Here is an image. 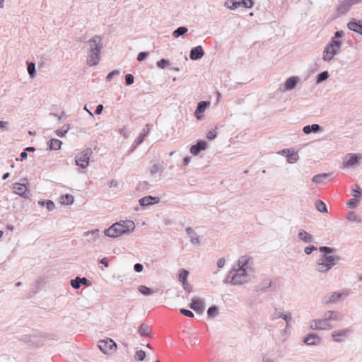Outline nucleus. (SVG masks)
Listing matches in <instances>:
<instances>
[{
    "instance_id": "obj_7",
    "label": "nucleus",
    "mask_w": 362,
    "mask_h": 362,
    "mask_svg": "<svg viewBox=\"0 0 362 362\" xmlns=\"http://www.w3.org/2000/svg\"><path fill=\"white\" fill-rule=\"evenodd\" d=\"M88 52H101L103 49L102 38L100 35H95L88 42Z\"/></svg>"
},
{
    "instance_id": "obj_39",
    "label": "nucleus",
    "mask_w": 362,
    "mask_h": 362,
    "mask_svg": "<svg viewBox=\"0 0 362 362\" xmlns=\"http://www.w3.org/2000/svg\"><path fill=\"white\" fill-rule=\"evenodd\" d=\"M224 6L230 10H235L238 8V0H227L225 1Z\"/></svg>"
},
{
    "instance_id": "obj_60",
    "label": "nucleus",
    "mask_w": 362,
    "mask_h": 362,
    "mask_svg": "<svg viewBox=\"0 0 362 362\" xmlns=\"http://www.w3.org/2000/svg\"><path fill=\"white\" fill-rule=\"evenodd\" d=\"M119 74V71L118 70H114L112 71H111L110 73H109L106 77V79L107 81H111L112 78H113V76H117Z\"/></svg>"
},
{
    "instance_id": "obj_10",
    "label": "nucleus",
    "mask_w": 362,
    "mask_h": 362,
    "mask_svg": "<svg viewBox=\"0 0 362 362\" xmlns=\"http://www.w3.org/2000/svg\"><path fill=\"white\" fill-rule=\"evenodd\" d=\"M299 78L297 76H291L288 78L284 83L281 84L279 88L280 92H286L293 90L298 83Z\"/></svg>"
},
{
    "instance_id": "obj_58",
    "label": "nucleus",
    "mask_w": 362,
    "mask_h": 362,
    "mask_svg": "<svg viewBox=\"0 0 362 362\" xmlns=\"http://www.w3.org/2000/svg\"><path fill=\"white\" fill-rule=\"evenodd\" d=\"M46 207L49 211H52L55 209V204L51 200H46Z\"/></svg>"
},
{
    "instance_id": "obj_20",
    "label": "nucleus",
    "mask_w": 362,
    "mask_h": 362,
    "mask_svg": "<svg viewBox=\"0 0 362 362\" xmlns=\"http://www.w3.org/2000/svg\"><path fill=\"white\" fill-rule=\"evenodd\" d=\"M210 105V102L209 101H200L197 104V109L195 110V117L197 119H201L202 118V114L205 111L207 107Z\"/></svg>"
},
{
    "instance_id": "obj_28",
    "label": "nucleus",
    "mask_w": 362,
    "mask_h": 362,
    "mask_svg": "<svg viewBox=\"0 0 362 362\" xmlns=\"http://www.w3.org/2000/svg\"><path fill=\"white\" fill-rule=\"evenodd\" d=\"M349 30L362 35V21H356L354 19L347 24Z\"/></svg>"
},
{
    "instance_id": "obj_14",
    "label": "nucleus",
    "mask_w": 362,
    "mask_h": 362,
    "mask_svg": "<svg viewBox=\"0 0 362 362\" xmlns=\"http://www.w3.org/2000/svg\"><path fill=\"white\" fill-rule=\"evenodd\" d=\"M189 308L195 312L202 314L204 310V301L201 298H193L189 305Z\"/></svg>"
},
{
    "instance_id": "obj_42",
    "label": "nucleus",
    "mask_w": 362,
    "mask_h": 362,
    "mask_svg": "<svg viewBox=\"0 0 362 362\" xmlns=\"http://www.w3.org/2000/svg\"><path fill=\"white\" fill-rule=\"evenodd\" d=\"M138 291L144 296H150L153 293L151 288L144 285L139 286L138 287Z\"/></svg>"
},
{
    "instance_id": "obj_56",
    "label": "nucleus",
    "mask_w": 362,
    "mask_h": 362,
    "mask_svg": "<svg viewBox=\"0 0 362 362\" xmlns=\"http://www.w3.org/2000/svg\"><path fill=\"white\" fill-rule=\"evenodd\" d=\"M358 203V200L356 199V197H354V198L349 199V201L347 202L346 205L349 208H354L357 205Z\"/></svg>"
},
{
    "instance_id": "obj_57",
    "label": "nucleus",
    "mask_w": 362,
    "mask_h": 362,
    "mask_svg": "<svg viewBox=\"0 0 362 362\" xmlns=\"http://www.w3.org/2000/svg\"><path fill=\"white\" fill-rule=\"evenodd\" d=\"M217 136V132L216 130L212 129L207 132L206 134V138L209 140L214 139Z\"/></svg>"
},
{
    "instance_id": "obj_11",
    "label": "nucleus",
    "mask_w": 362,
    "mask_h": 362,
    "mask_svg": "<svg viewBox=\"0 0 362 362\" xmlns=\"http://www.w3.org/2000/svg\"><path fill=\"white\" fill-rule=\"evenodd\" d=\"M359 162V157L355 153H349L346 155L345 160L343 162L344 168H354L358 165Z\"/></svg>"
},
{
    "instance_id": "obj_15",
    "label": "nucleus",
    "mask_w": 362,
    "mask_h": 362,
    "mask_svg": "<svg viewBox=\"0 0 362 362\" xmlns=\"http://www.w3.org/2000/svg\"><path fill=\"white\" fill-rule=\"evenodd\" d=\"M13 189L16 194L20 195L23 198H29V195L27 193V187L25 184L14 183L13 185Z\"/></svg>"
},
{
    "instance_id": "obj_44",
    "label": "nucleus",
    "mask_w": 362,
    "mask_h": 362,
    "mask_svg": "<svg viewBox=\"0 0 362 362\" xmlns=\"http://www.w3.org/2000/svg\"><path fill=\"white\" fill-rule=\"evenodd\" d=\"M283 310L281 308H275L274 313L271 315L272 320H276L279 318H281V316H283Z\"/></svg>"
},
{
    "instance_id": "obj_13",
    "label": "nucleus",
    "mask_w": 362,
    "mask_h": 362,
    "mask_svg": "<svg viewBox=\"0 0 362 362\" xmlns=\"http://www.w3.org/2000/svg\"><path fill=\"white\" fill-rule=\"evenodd\" d=\"M101 52H88L86 63L89 66H96L99 64Z\"/></svg>"
},
{
    "instance_id": "obj_54",
    "label": "nucleus",
    "mask_w": 362,
    "mask_h": 362,
    "mask_svg": "<svg viewBox=\"0 0 362 362\" xmlns=\"http://www.w3.org/2000/svg\"><path fill=\"white\" fill-rule=\"evenodd\" d=\"M355 187L356 188L353 189L352 195L354 197H360L362 194V189L358 185H356Z\"/></svg>"
},
{
    "instance_id": "obj_12",
    "label": "nucleus",
    "mask_w": 362,
    "mask_h": 362,
    "mask_svg": "<svg viewBox=\"0 0 362 362\" xmlns=\"http://www.w3.org/2000/svg\"><path fill=\"white\" fill-rule=\"evenodd\" d=\"M83 236L87 238V241L89 243H93L96 242L99 239L100 236L104 238V235L100 233L98 229L86 231L83 233Z\"/></svg>"
},
{
    "instance_id": "obj_25",
    "label": "nucleus",
    "mask_w": 362,
    "mask_h": 362,
    "mask_svg": "<svg viewBox=\"0 0 362 362\" xmlns=\"http://www.w3.org/2000/svg\"><path fill=\"white\" fill-rule=\"evenodd\" d=\"M298 238L305 243H310L315 241L314 237L304 230H299L298 233Z\"/></svg>"
},
{
    "instance_id": "obj_2",
    "label": "nucleus",
    "mask_w": 362,
    "mask_h": 362,
    "mask_svg": "<svg viewBox=\"0 0 362 362\" xmlns=\"http://www.w3.org/2000/svg\"><path fill=\"white\" fill-rule=\"evenodd\" d=\"M342 42L339 40H333L325 47L322 53V59L325 62H330L333 59L340 50Z\"/></svg>"
},
{
    "instance_id": "obj_45",
    "label": "nucleus",
    "mask_w": 362,
    "mask_h": 362,
    "mask_svg": "<svg viewBox=\"0 0 362 362\" xmlns=\"http://www.w3.org/2000/svg\"><path fill=\"white\" fill-rule=\"evenodd\" d=\"M28 72L30 78H34L36 76L35 64L34 62L28 63Z\"/></svg>"
},
{
    "instance_id": "obj_21",
    "label": "nucleus",
    "mask_w": 362,
    "mask_h": 362,
    "mask_svg": "<svg viewBox=\"0 0 362 362\" xmlns=\"http://www.w3.org/2000/svg\"><path fill=\"white\" fill-rule=\"evenodd\" d=\"M204 54L202 47L198 45L192 48L190 51L189 57L192 60H198L201 59Z\"/></svg>"
},
{
    "instance_id": "obj_62",
    "label": "nucleus",
    "mask_w": 362,
    "mask_h": 362,
    "mask_svg": "<svg viewBox=\"0 0 362 362\" xmlns=\"http://www.w3.org/2000/svg\"><path fill=\"white\" fill-rule=\"evenodd\" d=\"M317 248L314 245H310L305 247L304 252L306 255L311 254Z\"/></svg>"
},
{
    "instance_id": "obj_17",
    "label": "nucleus",
    "mask_w": 362,
    "mask_h": 362,
    "mask_svg": "<svg viewBox=\"0 0 362 362\" xmlns=\"http://www.w3.org/2000/svg\"><path fill=\"white\" fill-rule=\"evenodd\" d=\"M207 144L204 141H199L196 144L190 147L189 151L194 156H197L202 151L206 148Z\"/></svg>"
},
{
    "instance_id": "obj_55",
    "label": "nucleus",
    "mask_w": 362,
    "mask_h": 362,
    "mask_svg": "<svg viewBox=\"0 0 362 362\" xmlns=\"http://www.w3.org/2000/svg\"><path fill=\"white\" fill-rule=\"evenodd\" d=\"M281 318L284 319L286 322L287 326H288L292 320L291 313L290 312L285 314L283 313V316Z\"/></svg>"
},
{
    "instance_id": "obj_5",
    "label": "nucleus",
    "mask_w": 362,
    "mask_h": 362,
    "mask_svg": "<svg viewBox=\"0 0 362 362\" xmlns=\"http://www.w3.org/2000/svg\"><path fill=\"white\" fill-rule=\"evenodd\" d=\"M98 347L103 353L110 354L115 350L117 345L112 339L107 338L106 339L100 340L98 341Z\"/></svg>"
},
{
    "instance_id": "obj_49",
    "label": "nucleus",
    "mask_w": 362,
    "mask_h": 362,
    "mask_svg": "<svg viewBox=\"0 0 362 362\" xmlns=\"http://www.w3.org/2000/svg\"><path fill=\"white\" fill-rule=\"evenodd\" d=\"M189 272L185 269H182L179 274V280L183 284V282L187 281V276Z\"/></svg>"
},
{
    "instance_id": "obj_6",
    "label": "nucleus",
    "mask_w": 362,
    "mask_h": 362,
    "mask_svg": "<svg viewBox=\"0 0 362 362\" xmlns=\"http://www.w3.org/2000/svg\"><path fill=\"white\" fill-rule=\"evenodd\" d=\"M252 258L247 255L241 256L237 261L238 269L249 273L252 270Z\"/></svg>"
},
{
    "instance_id": "obj_47",
    "label": "nucleus",
    "mask_w": 362,
    "mask_h": 362,
    "mask_svg": "<svg viewBox=\"0 0 362 362\" xmlns=\"http://www.w3.org/2000/svg\"><path fill=\"white\" fill-rule=\"evenodd\" d=\"M329 77V73L327 71H322V73L319 74L317 76V83H322V81L327 79Z\"/></svg>"
},
{
    "instance_id": "obj_37",
    "label": "nucleus",
    "mask_w": 362,
    "mask_h": 362,
    "mask_svg": "<svg viewBox=\"0 0 362 362\" xmlns=\"http://www.w3.org/2000/svg\"><path fill=\"white\" fill-rule=\"evenodd\" d=\"M69 129L70 125L69 124H65L61 129L55 130L54 132L57 136L63 137L69 132Z\"/></svg>"
},
{
    "instance_id": "obj_31",
    "label": "nucleus",
    "mask_w": 362,
    "mask_h": 362,
    "mask_svg": "<svg viewBox=\"0 0 362 362\" xmlns=\"http://www.w3.org/2000/svg\"><path fill=\"white\" fill-rule=\"evenodd\" d=\"M323 318L329 322L330 320H339L341 317L339 313L333 310H328L324 313Z\"/></svg>"
},
{
    "instance_id": "obj_46",
    "label": "nucleus",
    "mask_w": 362,
    "mask_h": 362,
    "mask_svg": "<svg viewBox=\"0 0 362 362\" xmlns=\"http://www.w3.org/2000/svg\"><path fill=\"white\" fill-rule=\"evenodd\" d=\"M315 208L320 212H327V206L326 204L321 200H317L315 202Z\"/></svg>"
},
{
    "instance_id": "obj_23",
    "label": "nucleus",
    "mask_w": 362,
    "mask_h": 362,
    "mask_svg": "<svg viewBox=\"0 0 362 362\" xmlns=\"http://www.w3.org/2000/svg\"><path fill=\"white\" fill-rule=\"evenodd\" d=\"M159 198L157 197L146 196L139 200V204L141 206H146L159 202Z\"/></svg>"
},
{
    "instance_id": "obj_26",
    "label": "nucleus",
    "mask_w": 362,
    "mask_h": 362,
    "mask_svg": "<svg viewBox=\"0 0 362 362\" xmlns=\"http://www.w3.org/2000/svg\"><path fill=\"white\" fill-rule=\"evenodd\" d=\"M151 330V327L148 325L142 323L138 328V333L141 337H150Z\"/></svg>"
},
{
    "instance_id": "obj_61",
    "label": "nucleus",
    "mask_w": 362,
    "mask_h": 362,
    "mask_svg": "<svg viewBox=\"0 0 362 362\" xmlns=\"http://www.w3.org/2000/svg\"><path fill=\"white\" fill-rule=\"evenodd\" d=\"M148 52H141L139 53V54L137 56V60L139 62H142L148 57Z\"/></svg>"
},
{
    "instance_id": "obj_40",
    "label": "nucleus",
    "mask_w": 362,
    "mask_h": 362,
    "mask_svg": "<svg viewBox=\"0 0 362 362\" xmlns=\"http://www.w3.org/2000/svg\"><path fill=\"white\" fill-rule=\"evenodd\" d=\"M163 169L162 163H155L150 168V173L152 175L161 172Z\"/></svg>"
},
{
    "instance_id": "obj_35",
    "label": "nucleus",
    "mask_w": 362,
    "mask_h": 362,
    "mask_svg": "<svg viewBox=\"0 0 362 362\" xmlns=\"http://www.w3.org/2000/svg\"><path fill=\"white\" fill-rule=\"evenodd\" d=\"M187 32L188 29L187 27L181 26L173 31V35L174 37L177 38L180 36L185 35Z\"/></svg>"
},
{
    "instance_id": "obj_34",
    "label": "nucleus",
    "mask_w": 362,
    "mask_h": 362,
    "mask_svg": "<svg viewBox=\"0 0 362 362\" xmlns=\"http://www.w3.org/2000/svg\"><path fill=\"white\" fill-rule=\"evenodd\" d=\"M62 142L57 139H51L48 142L50 150H59L61 148Z\"/></svg>"
},
{
    "instance_id": "obj_33",
    "label": "nucleus",
    "mask_w": 362,
    "mask_h": 362,
    "mask_svg": "<svg viewBox=\"0 0 362 362\" xmlns=\"http://www.w3.org/2000/svg\"><path fill=\"white\" fill-rule=\"evenodd\" d=\"M321 127L317 124H313L312 125H306L303 127V132L305 134H309L311 132H317L320 130Z\"/></svg>"
},
{
    "instance_id": "obj_30",
    "label": "nucleus",
    "mask_w": 362,
    "mask_h": 362,
    "mask_svg": "<svg viewBox=\"0 0 362 362\" xmlns=\"http://www.w3.org/2000/svg\"><path fill=\"white\" fill-rule=\"evenodd\" d=\"M186 233L189 235L190 242L193 245H200V239L199 237L197 235V234L194 232V230L188 227L186 228Z\"/></svg>"
},
{
    "instance_id": "obj_1",
    "label": "nucleus",
    "mask_w": 362,
    "mask_h": 362,
    "mask_svg": "<svg viewBox=\"0 0 362 362\" xmlns=\"http://www.w3.org/2000/svg\"><path fill=\"white\" fill-rule=\"evenodd\" d=\"M341 259L339 255H329L324 254L317 260L315 270L318 272L325 273L332 269Z\"/></svg>"
},
{
    "instance_id": "obj_19",
    "label": "nucleus",
    "mask_w": 362,
    "mask_h": 362,
    "mask_svg": "<svg viewBox=\"0 0 362 362\" xmlns=\"http://www.w3.org/2000/svg\"><path fill=\"white\" fill-rule=\"evenodd\" d=\"M360 0H344L338 6V11L341 13H344L355 4L358 3Z\"/></svg>"
},
{
    "instance_id": "obj_48",
    "label": "nucleus",
    "mask_w": 362,
    "mask_h": 362,
    "mask_svg": "<svg viewBox=\"0 0 362 362\" xmlns=\"http://www.w3.org/2000/svg\"><path fill=\"white\" fill-rule=\"evenodd\" d=\"M146 358V353L143 350L136 351L134 355V359L138 361H142Z\"/></svg>"
},
{
    "instance_id": "obj_52",
    "label": "nucleus",
    "mask_w": 362,
    "mask_h": 362,
    "mask_svg": "<svg viewBox=\"0 0 362 362\" xmlns=\"http://www.w3.org/2000/svg\"><path fill=\"white\" fill-rule=\"evenodd\" d=\"M320 251L325 252V254L329 255L334 252V249L327 246H322L319 248Z\"/></svg>"
},
{
    "instance_id": "obj_9",
    "label": "nucleus",
    "mask_w": 362,
    "mask_h": 362,
    "mask_svg": "<svg viewBox=\"0 0 362 362\" xmlns=\"http://www.w3.org/2000/svg\"><path fill=\"white\" fill-rule=\"evenodd\" d=\"M310 327L313 329L325 330L330 329L332 327L329 322H328L322 317V319L313 320L310 322Z\"/></svg>"
},
{
    "instance_id": "obj_50",
    "label": "nucleus",
    "mask_w": 362,
    "mask_h": 362,
    "mask_svg": "<svg viewBox=\"0 0 362 362\" xmlns=\"http://www.w3.org/2000/svg\"><path fill=\"white\" fill-rule=\"evenodd\" d=\"M218 308L216 305L210 307L207 310V315L209 317L212 318L218 314Z\"/></svg>"
},
{
    "instance_id": "obj_27",
    "label": "nucleus",
    "mask_w": 362,
    "mask_h": 362,
    "mask_svg": "<svg viewBox=\"0 0 362 362\" xmlns=\"http://www.w3.org/2000/svg\"><path fill=\"white\" fill-rule=\"evenodd\" d=\"M349 332V329H341L334 332L332 334L334 340L337 342H341L346 338L347 334Z\"/></svg>"
},
{
    "instance_id": "obj_38",
    "label": "nucleus",
    "mask_w": 362,
    "mask_h": 362,
    "mask_svg": "<svg viewBox=\"0 0 362 362\" xmlns=\"http://www.w3.org/2000/svg\"><path fill=\"white\" fill-rule=\"evenodd\" d=\"M288 154L286 155V160L289 163H295L298 161L299 156L298 154L296 152L289 153V151L288 150Z\"/></svg>"
},
{
    "instance_id": "obj_63",
    "label": "nucleus",
    "mask_w": 362,
    "mask_h": 362,
    "mask_svg": "<svg viewBox=\"0 0 362 362\" xmlns=\"http://www.w3.org/2000/svg\"><path fill=\"white\" fill-rule=\"evenodd\" d=\"M134 269L138 273L141 272L144 269V266L140 263H136L134 266Z\"/></svg>"
},
{
    "instance_id": "obj_8",
    "label": "nucleus",
    "mask_w": 362,
    "mask_h": 362,
    "mask_svg": "<svg viewBox=\"0 0 362 362\" xmlns=\"http://www.w3.org/2000/svg\"><path fill=\"white\" fill-rule=\"evenodd\" d=\"M119 226V230L121 231V234H129L134 231L135 229V224L133 221L126 220L117 222Z\"/></svg>"
},
{
    "instance_id": "obj_41",
    "label": "nucleus",
    "mask_w": 362,
    "mask_h": 362,
    "mask_svg": "<svg viewBox=\"0 0 362 362\" xmlns=\"http://www.w3.org/2000/svg\"><path fill=\"white\" fill-rule=\"evenodd\" d=\"M238 7H243L250 8L253 6V1L252 0H238Z\"/></svg>"
},
{
    "instance_id": "obj_16",
    "label": "nucleus",
    "mask_w": 362,
    "mask_h": 362,
    "mask_svg": "<svg viewBox=\"0 0 362 362\" xmlns=\"http://www.w3.org/2000/svg\"><path fill=\"white\" fill-rule=\"evenodd\" d=\"M104 234L105 235L110 238H117L122 235L117 223H113L110 227L106 229L104 231Z\"/></svg>"
},
{
    "instance_id": "obj_32",
    "label": "nucleus",
    "mask_w": 362,
    "mask_h": 362,
    "mask_svg": "<svg viewBox=\"0 0 362 362\" xmlns=\"http://www.w3.org/2000/svg\"><path fill=\"white\" fill-rule=\"evenodd\" d=\"M332 173H321L315 175L313 177L312 181L315 184H322L324 182L325 179L330 177Z\"/></svg>"
},
{
    "instance_id": "obj_53",
    "label": "nucleus",
    "mask_w": 362,
    "mask_h": 362,
    "mask_svg": "<svg viewBox=\"0 0 362 362\" xmlns=\"http://www.w3.org/2000/svg\"><path fill=\"white\" fill-rule=\"evenodd\" d=\"M134 77L131 74H127L125 75V82L127 86H130L134 83Z\"/></svg>"
},
{
    "instance_id": "obj_59",
    "label": "nucleus",
    "mask_w": 362,
    "mask_h": 362,
    "mask_svg": "<svg viewBox=\"0 0 362 362\" xmlns=\"http://www.w3.org/2000/svg\"><path fill=\"white\" fill-rule=\"evenodd\" d=\"M180 313L182 315H184L185 316L188 317H194V313L191 310H189L181 309L180 310Z\"/></svg>"
},
{
    "instance_id": "obj_24",
    "label": "nucleus",
    "mask_w": 362,
    "mask_h": 362,
    "mask_svg": "<svg viewBox=\"0 0 362 362\" xmlns=\"http://www.w3.org/2000/svg\"><path fill=\"white\" fill-rule=\"evenodd\" d=\"M152 127V125L151 124H146L145 126V128L142 130V132L140 133V134L138 136V137L135 139V144L136 146L140 145L144 140V138L146 136H147Z\"/></svg>"
},
{
    "instance_id": "obj_51",
    "label": "nucleus",
    "mask_w": 362,
    "mask_h": 362,
    "mask_svg": "<svg viewBox=\"0 0 362 362\" xmlns=\"http://www.w3.org/2000/svg\"><path fill=\"white\" fill-rule=\"evenodd\" d=\"M169 64H170L169 60L165 59H161L160 60H159L156 63L157 66L160 68V69H164L167 66H168Z\"/></svg>"
},
{
    "instance_id": "obj_36",
    "label": "nucleus",
    "mask_w": 362,
    "mask_h": 362,
    "mask_svg": "<svg viewBox=\"0 0 362 362\" xmlns=\"http://www.w3.org/2000/svg\"><path fill=\"white\" fill-rule=\"evenodd\" d=\"M74 198L71 194H66L60 197V202L63 205H70L74 203Z\"/></svg>"
},
{
    "instance_id": "obj_4",
    "label": "nucleus",
    "mask_w": 362,
    "mask_h": 362,
    "mask_svg": "<svg viewBox=\"0 0 362 362\" xmlns=\"http://www.w3.org/2000/svg\"><path fill=\"white\" fill-rule=\"evenodd\" d=\"M233 271L234 274L231 278V284L233 285H240L249 281V273L243 272V270L238 268H234Z\"/></svg>"
},
{
    "instance_id": "obj_18",
    "label": "nucleus",
    "mask_w": 362,
    "mask_h": 362,
    "mask_svg": "<svg viewBox=\"0 0 362 362\" xmlns=\"http://www.w3.org/2000/svg\"><path fill=\"white\" fill-rule=\"evenodd\" d=\"M81 285L89 286L90 281L86 277L81 278L78 276L71 281V286L75 289H78Z\"/></svg>"
},
{
    "instance_id": "obj_29",
    "label": "nucleus",
    "mask_w": 362,
    "mask_h": 362,
    "mask_svg": "<svg viewBox=\"0 0 362 362\" xmlns=\"http://www.w3.org/2000/svg\"><path fill=\"white\" fill-rule=\"evenodd\" d=\"M342 294L341 293L338 292H334L331 295H326L322 298V303H335L338 300L340 299Z\"/></svg>"
},
{
    "instance_id": "obj_43",
    "label": "nucleus",
    "mask_w": 362,
    "mask_h": 362,
    "mask_svg": "<svg viewBox=\"0 0 362 362\" xmlns=\"http://www.w3.org/2000/svg\"><path fill=\"white\" fill-rule=\"evenodd\" d=\"M346 218L351 221L360 223L361 221V218L356 215L354 211H349L346 215Z\"/></svg>"
},
{
    "instance_id": "obj_64",
    "label": "nucleus",
    "mask_w": 362,
    "mask_h": 362,
    "mask_svg": "<svg viewBox=\"0 0 362 362\" xmlns=\"http://www.w3.org/2000/svg\"><path fill=\"white\" fill-rule=\"evenodd\" d=\"M182 286H183L184 289H185L186 291H187V292H189V293L192 292V286H191L190 284H188V282H187H187H183V284H182Z\"/></svg>"
},
{
    "instance_id": "obj_3",
    "label": "nucleus",
    "mask_w": 362,
    "mask_h": 362,
    "mask_svg": "<svg viewBox=\"0 0 362 362\" xmlns=\"http://www.w3.org/2000/svg\"><path fill=\"white\" fill-rule=\"evenodd\" d=\"M92 154L93 150L91 148L84 149L76 156V164L82 168H86L89 164V159Z\"/></svg>"
},
{
    "instance_id": "obj_22",
    "label": "nucleus",
    "mask_w": 362,
    "mask_h": 362,
    "mask_svg": "<svg viewBox=\"0 0 362 362\" xmlns=\"http://www.w3.org/2000/svg\"><path fill=\"white\" fill-rule=\"evenodd\" d=\"M303 342L307 345H318L321 343V338L317 334L311 333L305 337Z\"/></svg>"
}]
</instances>
